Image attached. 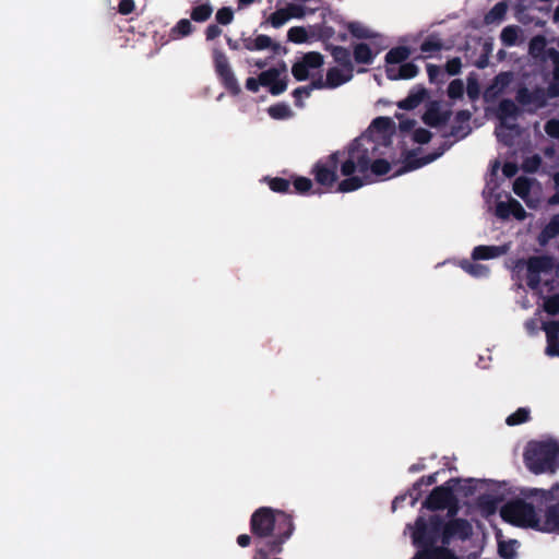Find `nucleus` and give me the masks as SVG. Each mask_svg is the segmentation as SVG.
Here are the masks:
<instances>
[{
	"mask_svg": "<svg viewBox=\"0 0 559 559\" xmlns=\"http://www.w3.org/2000/svg\"><path fill=\"white\" fill-rule=\"evenodd\" d=\"M559 445L554 440L531 441L524 452V463L534 474L554 472Z\"/></svg>",
	"mask_w": 559,
	"mask_h": 559,
	"instance_id": "3",
	"label": "nucleus"
},
{
	"mask_svg": "<svg viewBox=\"0 0 559 559\" xmlns=\"http://www.w3.org/2000/svg\"><path fill=\"white\" fill-rule=\"evenodd\" d=\"M377 142L366 135L353 140L347 146V157L341 164V175L350 176L359 173L364 176L370 171L374 176H385L391 170V164L383 158H376Z\"/></svg>",
	"mask_w": 559,
	"mask_h": 559,
	"instance_id": "2",
	"label": "nucleus"
},
{
	"mask_svg": "<svg viewBox=\"0 0 559 559\" xmlns=\"http://www.w3.org/2000/svg\"><path fill=\"white\" fill-rule=\"evenodd\" d=\"M501 518L515 526L540 528V521L532 503L523 499L507 502L500 510Z\"/></svg>",
	"mask_w": 559,
	"mask_h": 559,
	"instance_id": "4",
	"label": "nucleus"
},
{
	"mask_svg": "<svg viewBox=\"0 0 559 559\" xmlns=\"http://www.w3.org/2000/svg\"><path fill=\"white\" fill-rule=\"evenodd\" d=\"M135 9L134 0H121L118 5V12L122 15L132 13Z\"/></svg>",
	"mask_w": 559,
	"mask_h": 559,
	"instance_id": "60",
	"label": "nucleus"
},
{
	"mask_svg": "<svg viewBox=\"0 0 559 559\" xmlns=\"http://www.w3.org/2000/svg\"><path fill=\"white\" fill-rule=\"evenodd\" d=\"M459 483V478H451L444 484L435 487L423 502V508L430 511L444 510L455 501L454 485Z\"/></svg>",
	"mask_w": 559,
	"mask_h": 559,
	"instance_id": "7",
	"label": "nucleus"
},
{
	"mask_svg": "<svg viewBox=\"0 0 559 559\" xmlns=\"http://www.w3.org/2000/svg\"><path fill=\"white\" fill-rule=\"evenodd\" d=\"M312 91L309 88V85H304V86H298L296 87L292 95L294 97V104L297 108H304L305 107V103H304V98H308L310 97Z\"/></svg>",
	"mask_w": 559,
	"mask_h": 559,
	"instance_id": "37",
	"label": "nucleus"
},
{
	"mask_svg": "<svg viewBox=\"0 0 559 559\" xmlns=\"http://www.w3.org/2000/svg\"><path fill=\"white\" fill-rule=\"evenodd\" d=\"M222 35V28L217 24H210L205 29L206 40H214Z\"/></svg>",
	"mask_w": 559,
	"mask_h": 559,
	"instance_id": "63",
	"label": "nucleus"
},
{
	"mask_svg": "<svg viewBox=\"0 0 559 559\" xmlns=\"http://www.w3.org/2000/svg\"><path fill=\"white\" fill-rule=\"evenodd\" d=\"M544 310L550 316L559 314V294L551 295L545 299Z\"/></svg>",
	"mask_w": 559,
	"mask_h": 559,
	"instance_id": "46",
	"label": "nucleus"
},
{
	"mask_svg": "<svg viewBox=\"0 0 559 559\" xmlns=\"http://www.w3.org/2000/svg\"><path fill=\"white\" fill-rule=\"evenodd\" d=\"M267 112L273 119L277 120L290 118L293 115L289 106L284 103L270 106Z\"/></svg>",
	"mask_w": 559,
	"mask_h": 559,
	"instance_id": "33",
	"label": "nucleus"
},
{
	"mask_svg": "<svg viewBox=\"0 0 559 559\" xmlns=\"http://www.w3.org/2000/svg\"><path fill=\"white\" fill-rule=\"evenodd\" d=\"M423 487L424 485H417V481H415L412 488L408 489L407 495L412 499V506H414L417 502V500L421 497Z\"/></svg>",
	"mask_w": 559,
	"mask_h": 559,
	"instance_id": "62",
	"label": "nucleus"
},
{
	"mask_svg": "<svg viewBox=\"0 0 559 559\" xmlns=\"http://www.w3.org/2000/svg\"><path fill=\"white\" fill-rule=\"evenodd\" d=\"M559 530V503L552 504L547 508L545 512V522L540 524L538 531L554 532Z\"/></svg>",
	"mask_w": 559,
	"mask_h": 559,
	"instance_id": "23",
	"label": "nucleus"
},
{
	"mask_svg": "<svg viewBox=\"0 0 559 559\" xmlns=\"http://www.w3.org/2000/svg\"><path fill=\"white\" fill-rule=\"evenodd\" d=\"M285 9L287 10V14H289V19H301L306 15V9L301 4L288 3Z\"/></svg>",
	"mask_w": 559,
	"mask_h": 559,
	"instance_id": "54",
	"label": "nucleus"
},
{
	"mask_svg": "<svg viewBox=\"0 0 559 559\" xmlns=\"http://www.w3.org/2000/svg\"><path fill=\"white\" fill-rule=\"evenodd\" d=\"M530 420V409L526 407H520L514 413L509 415L506 419L508 426H516L524 424Z\"/></svg>",
	"mask_w": 559,
	"mask_h": 559,
	"instance_id": "34",
	"label": "nucleus"
},
{
	"mask_svg": "<svg viewBox=\"0 0 559 559\" xmlns=\"http://www.w3.org/2000/svg\"><path fill=\"white\" fill-rule=\"evenodd\" d=\"M519 115L520 108L512 99L504 98L500 100L498 105V117L500 120H504L507 118L515 119Z\"/></svg>",
	"mask_w": 559,
	"mask_h": 559,
	"instance_id": "26",
	"label": "nucleus"
},
{
	"mask_svg": "<svg viewBox=\"0 0 559 559\" xmlns=\"http://www.w3.org/2000/svg\"><path fill=\"white\" fill-rule=\"evenodd\" d=\"M419 72L418 67L413 62H404L399 68L386 67L385 75L391 81L397 80H411L415 78Z\"/></svg>",
	"mask_w": 559,
	"mask_h": 559,
	"instance_id": "15",
	"label": "nucleus"
},
{
	"mask_svg": "<svg viewBox=\"0 0 559 559\" xmlns=\"http://www.w3.org/2000/svg\"><path fill=\"white\" fill-rule=\"evenodd\" d=\"M286 71V64L282 63V69L271 68L261 72V85L269 87L272 95L277 96L287 88V78L280 79L281 72Z\"/></svg>",
	"mask_w": 559,
	"mask_h": 559,
	"instance_id": "13",
	"label": "nucleus"
},
{
	"mask_svg": "<svg viewBox=\"0 0 559 559\" xmlns=\"http://www.w3.org/2000/svg\"><path fill=\"white\" fill-rule=\"evenodd\" d=\"M354 71H345L343 68L332 67L328 69L325 78L330 90L340 87L341 85L349 82L354 76Z\"/></svg>",
	"mask_w": 559,
	"mask_h": 559,
	"instance_id": "19",
	"label": "nucleus"
},
{
	"mask_svg": "<svg viewBox=\"0 0 559 559\" xmlns=\"http://www.w3.org/2000/svg\"><path fill=\"white\" fill-rule=\"evenodd\" d=\"M428 91L423 85L414 86L406 98L397 103V107L404 110H413L428 97Z\"/></svg>",
	"mask_w": 559,
	"mask_h": 559,
	"instance_id": "16",
	"label": "nucleus"
},
{
	"mask_svg": "<svg viewBox=\"0 0 559 559\" xmlns=\"http://www.w3.org/2000/svg\"><path fill=\"white\" fill-rule=\"evenodd\" d=\"M324 64V56L319 51H308L292 66V74L298 82L307 81L312 70H319Z\"/></svg>",
	"mask_w": 559,
	"mask_h": 559,
	"instance_id": "8",
	"label": "nucleus"
},
{
	"mask_svg": "<svg viewBox=\"0 0 559 559\" xmlns=\"http://www.w3.org/2000/svg\"><path fill=\"white\" fill-rule=\"evenodd\" d=\"M508 12V3L506 1L497 2L484 16L487 25L500 23L504 20Z\"/></svg>",
	"mask_w": 559,
	"mask_h": 559,
	"instance_id": "25",
	"label": "nucleus"
},
{
	"mask_svg": "<svg viewBox=\"0 0 559 559\" xmlns=\"http://www.w3.org/2000/svg\"><path fill=\"white\" fill-rule=\"evenodd\" d=\"M195 27L192 25L191 21L188 19L179 20L174 27H171L169 36L173 39H179L191 35L194 32Z\"/></svg>",
	"mask_w": 559,
	"mask_h": 559,
	"instance_id": "28",
	"label": "nucleus"
},
{
	"mask_svg": "<svg viewBox=\"0 0 559 559\" xmlns=\"http://www.w3.org/2000/svg\"><path fill=\"white\" fill-rule=\"evenodd\" d=\"M443 45L441 39L437 35H429L424 41L420 44V50L426 53H432L440 51Z\"/></svg>",
	"mask_w": 559,
	"mask_h": 559,
	"instance_id": "35",
	"label": "nucleus"
},
{
	"mask_svg": "<svg viewBox=\"0 0 559 559\" xmlns=\"http://www.w3.org/2000/svg\"><path fill=\"white\" fill-rule=\"evenodd\" d=\"M544 331L546 332L547 346H550L557 340H559V321H549L544 324Z\"/></svg>",
	"mask_w": 559,
	"mask_h": 559,
	"instance_id": "39",
	"label": "nucleus"
},
{
	"mask_svg": "<svg viewBox=\"0 0 559 559\" xmlns=\"http://www.w3.org/2000/svg\"><path fill=\"white\" fill-rule=\"evenodd\" d=\"M347 28L350 35L358 39H370L374 37L372 31L358 22L349 23Z\"/></svg>",
	"mask_w": 559,
	"mask_h": 559,
	"instance_id": "31",
	"label": "nucleus"
},
{
	"mask_svg": "<svg viewBox=\"0 0 559 559\" xmlns=\"http://www.w3.org/2000/svg\"><path fill=\"white\" fill-rule=\"evenodd\" d=\"M461 265L464 271H466L468 274L475 277H486L489 275L490 272L486 265L479 263L463 261Z\"/></svg>",
	"mask_w": 559,
	"mask_h": 559,
	"instance_id": "32",
	"label": "nucleus"
},
{
	"mask_svg": "<svg viewBox=\"0 0 559 559\" xmlns=\"http://www.w3.org/2000/svg\"><path fill=\"white\" fill-rule=\"evenodd\" d=\"M376 55L368 44L359 43L353 47L354 60L359 64H371Z\"/></svg>",
	"mask_w": 559,
	"mask_h": 559,
	"instance_id": "24",
	"label": "nucleus"
},
{
	"mask_svg": "<svg viewBox=\"0 0 559 559\" xmlns=\"http://www.w3.org/2000/svg\"><path fill=\"white\" fill-rule=\"evenodd\" d=\"M559 236V214H555L548 224L542 229L537 236L540 246H546L550 239Z\"/></svg>",
	"mask_w": 559,
	"mask_h": 559,
	"instance_id": "21",
	"label": "nucleus"
},
{
	"mask_svg": "<svg viewBox=\"0 0 559 559\" xmlns=\"http://www.w3.org/2000/svg\"><path fill=\"white\" fill-rule=\"evenodd\" d=\"M431 132L424 128H418L413 133V140L418 144H427L431 140Z\"/></svg>",
	"mask_w": 559,
	"mask_h": 559,
	"instance_id": "49",
	"label": "nucleus"
},
{
	"mask_svg": "<svg viewBox=\"0 0 559 559\" xmlns=\"http://www.w3.org/2000/svg\"><path fill=\"white\" fill-rule=\"evenodd\" d=\"M548 57L552 62V76H556L559 79V51H557L555 48L548 49Z\"/></svg>",
	"mask_w": 559,
	"mask_h": 559,
	"instance_id": "59",
	"label": "nucleus"
},
{
	"mask_svg": "<svg viewBox=\"0 0 559 559\" xmlns=\"http://www.w3.org/2000/svg\"><path fill=\"white\" fill-rule=\"evenodd\" d=\"M280 552L272 551L269 546V540L262 547H257L252 559H269L271 555H278Z\"/></svg>",
	"mask_w": 559,
	"mask_h": 559,
	"instance_id": "53",
	"label": "nucleus"
},
{
	"mask_svg": "<svg viewBox=\"0 0 559 559\" xmlns=\"http://www.w3.org/2000/svg\"><path fill=\"white\" fill-rule=\"evenodd\" d=\"M511 200L508 202H498L496 205V216L501 219H507L511 216Z\"/></svg>",
	"mask_w": 559,
	"mask_h": 559,
	"instance_id": "52",
	"label": "nucleus"
},
{
	"mask_svg": "<svg viewBox=\"0 0 559 559\" xmlns=\"http://www.w3.org/2000/svg\"><path fill=\"white\" fill-rule=\"evenodd\" d=\"M451 116L452 111L450 109L442 110L438 102H431L421 119L428 127L438 128L445 124L450 120Z\"/></svg>",
	"mask_w": 559,
	"mask_h": 559,
	"instance_id": "14",
	"label": "nucleus"
},
{
	"mask_svg": "<svg viewBox=\"0 0 559 559\" xmlns=\"http://www.w3.org/2000/svg\"><path fill=\"white\" fill-rule=\"evenodd\" d=\"M500 39L504 46H514L518 40V27L513 25L506 26L501 31Z\"/></svg>",
	"mask_w": 559,
	"mask_h": 559,
	"instance_id": "36",
	"label": "nucleus"
},
{
	"mask_svg": "<svg viewBox=\"0 0 559 559\" xmlns=\"http://www.w3.org/2000/svg\"><path fill=\"white\" fill-rule=\"evenodd\" d=\"M411 53V48L407 46H397L391 48L384 57L386 67H394V64L404 63L409 58Z\"/></svg>",
	"mask_w": 559,
	"mask_h": 559,
	"instance_id": "22",
	"label": "nucleus"
},
{
	"mask_svg": "<svg viewBox=\"0 0 559 559\" xmlns=\"http://www.w3.org/2000/svg\"><path fill=\"white\" fill-rule=\"evenodd\" d=\"M288 20L289 14H287V10L285 8L277 9L269 17L270 24L275 28H278L282 25H284Z\"/></svg>",
	"mask_w": 559,
	"mask_h": 559,
	"instance_id": "40",
	"label": "nucleus"
},
{
	"mask_svg": "<svg viewBox=\"0 0 559 559\" xmlns=\"http://www.w3.org/2000/svg\"><path fill=\"white\" fill-rule=\"evenodd\" d=\"M441 524L442 516L435 514L430 515L428 520L424 516H418L412 527V540L413 545L419 549H426L438 546L437 543L441 540Z\"/></svg>",
	"mask_w": 559,
	"mask_h": 559,
	"instance_id": "5",
	"label": "nucleus"
},
{
	"mask_svg": "<svg viewBox=\"0 0 559 559\" xmlns=\"http://www.w3.org/2000/svg\"><path fill=\"white\" fill-rule=\"evenodd\" d=\"M394 123L391 118L389 117H377L372 120L371 127L380 132H388L393 128Z\"/></svg>",
	"mask_w": 559,
	"mask_h": 559,
	"instance_id": "47",
	"label": "nucleus"
},
{
	"mask_svg": "<svg viewBox=\"0 0 559 559\" xmlns=\"http://www.w3.org/2000/svg\"><path fill=\"white\" fill-rule=\"evenodd\" d=\"M515 100L525 108L526 112L535 114L538 109L546 107L548 99L545 88L537 86L531 91L522 85L516 91Z\"/></svg>",
	"mask_w": 559,
	"mask_h": 559,
	"instance_id": "11",
	"label": "nucleus"
},
{
	"mask_svg": "<svg viewBox=\"0 0 559 559\" xmlns=\"http://www.w3.org/2000/svg\"><path fill=\"white\" fill-rule=\"evenodd\" d=\"M545 132L554 139H559V120L550 119L545 123Z\"/></svg>",
	"mask_w": 559,
	"mask_h": 559,
	"instance_id": "55",
	"label": "nucleus"
},
{
	"mask_svg": "<svg viewBox=\"0 0 559 559\" xmlns=\"http://www.w3.org/2000/svg\"><path fill=\"white\" fill-rule=\"evenodd\" d=\"M526 284L531 289L538 288L540 284V274L539 273H528L526 275Z\"/></svg>",
	"mask_w": 559,
	"mask_h": 559,
	"instance_id": "64",
	"label": "nucleus"
},
{
	"mask_svg": "<svg viewBox=\"0 0 559 559\" xmlns=\"http://www.w3.org/2000/svg\"><path fill=\"white\" fill-rule=\"evenodd\" d=\"M346 178L342 180L337 186V191L346 193L353 192L360 189L365 185V180L358 176H345Z\"/></svg>",
	"mask_w": 559,
	"mask_h": 559,
	"instance_id": "29",
	"label": "nucleus"
},
{
	"mask_svg": "<svg viewBox=\"0 0 559 559\" xmlns=\"http://www.w3.org/2000/svg\"><path fill=\"white\" fill-rule=\"evenodd\" d=\"M250 532L255 538L269 539L272 551L282 552L295 531L293 515L271 507L258 508L250 518Z\"/></svg>",
	"mask_w": 559,
	"mask_h": 559,
	"instance_id": "1",
	"label": "nucleus"
},
{
	"mask_svg": "<svg viewBox=\"0 0 559 559\" xmlns=\"http://www.w3.org/2000/svg\"><path fill=\"white\" fill-rule=\"evenodd\" d=\"M542 164V158L538 155H533L532 157H528L524 159L522 164V168L525 173H536Z\"/></svg>",
	"mask_w": 559,
	"mask_h": 559,
	"instance_id": "48",
	"label": "nucleus"
},
{
	"mask_svg": "<svg viewBox=\"0 0 559 559\" xmlns=\"http://www.w3.org/2000/svg\"><path fill=\"white\" fill-rule=\"evenodd\" d=\"M545 92L547 99L559 97V78L552 76Z\"/></svg>",
	"mask_w": 559,
	"mask_h": 559,
	"instance_id": "58",
	"label": "nucleus"
},
{
	"mask_svg": "<svg viewBox=\"0 0 559 559\" xmlns=\"http://www.w3.org/2000/svg\"><path fill=\"white\" fill-rule=\"evenodd\" d=\"M511 215L514 216L516 219L522 221L526 217V211L522 206V204L515 200L511 199Z\"/></svg>",
	"mask_w": 559,
	"mask_h": 559,
	"instance_id": "56",
	"label": "nucleus"
},
{
	"mask_svg": "<svg viewBox=\"0 0 559 559\" xmlns=\"http://www.w3.org/2000/svg\"><path fill=\"white\" fill-rule=\"evenodd\" d=\"M531 190V181L525 177H519L515 179L513 183V191L520 198H524L530 193Z\"/></svg>",
	"mask_w": 559,
	"mask_h": 559,
	"instance_id": "42",
	"label": "nucleus"
},
{
	"mask_svg": "<svg viewBox=\"0 0 559 559\" xmlns=\"http://www.w3.org/2000/svg\"><path fill=\"white\" fill-rule=\"evenodd\" d=\"M264 181L269 188L276 193H288L290 190V181L282 177H265Z\"/></svg>",
	"mask_w": 559,
	"mask_h": 559,
	"instance_id": "30",
	"label": "nucleus"
},
{
	"mask_svg": "<svg viewBox=\"0 0 559 559\" xmlns=\"http://www.w3.org/2000/svg\"><path fill=\"white\" fill-rule=\"evenodd\" d=\"M287 38L295 44H302L308 39V33L302 26L290 27L287 32Z\"/></svg>",
	"mask_w": 559,
	"mask_h": 559,
	"instance_id": "38",
	"label": "nucleus"
},
{
	"mask_svg": "<svg viewBox=\"0 0 559 559\" xmlns=\"http://www.w3.org/2000/svg\"><path fill=\"white\" fill-rule=\"evenodd\" d=\"M213 62L215 72L225 88L234 95L239 94L240 87L226 55L219 49H214Z\"/></svg>",
	"mask_w": 559,
	"mask_h": 559,
	"instance_id": "9",
	"label": "nucleus"
},
{
	"mask_svg": "<svg viewBox=\"0 0 559 559\" xmlns=\"http://www.w3.org/2000/svg\"><path fill=\"white\" fill-rule=\"evenodd\" d=\"M346 152L347 147L337 150L314 163L311 174L318 185L330 189L337 182V167L347 157Z\"/></svg>",
	"mask_w": 559,
	"mask_h": 559,
	"instance_id": "6",
	"label": "nucleus"
},
{
	"mask_svg": "<svg viewBox=\"0 0 559 559\" xmlns=\"http://www.w3.org/2000/svg\"><path fill=\"white\" fill-rule=\"evenodd\" d=\"M293 186L296 193L306 194L312 189L313 183L307 177L297 176L293 181Z\"/></svg>",
	"mask_w": 559,
	"mask_h": 559,
	"instance_id": "41",
	"label": "nucleus"
},
{
	"mask_svg": "<svg viewBox=\"0 0 559 559\" xmlns=\"http://www.w3.org/2000/svg\"><path fill=\"white\" fill-rule=\"evenodd\" d=\"M326 50L330 51L334 61L345 71H354L352 55L348 48L336 45H326Z\"/></svg>",
	"mask_w": 559,
	"mask_h": 559,
	"instance_id": "17",
	"label": "nucleus"
},
{
	"mask_svg": "<svg viewBox=\"0 0 559 559\" xmlns=\"http://www.w3.org/2000/svg\"><path fill=\"white\" fill-rule=\"evenodd\" d=\"M449 148V145L447 143H443L438 150H436L432 153H429L423 157H417L415 151H409L404 159V165L401 170H399L396 175H401L403 173L413 171L416 170L423 166H426L436 159H438L440 156L443 155V153Z\"/></svg>",
	"mask_w": 559,
	"mask_h": 559,
	"instance_id": "12",
	"label": "nucleus"
},
{
	"mask_svg": "<svg viewBox=\"0 0 559 559\" xmlns=\"http://www.w3.org/2000/svg\"><path fill=\"white\" fill-rule=\"evenodd\" d=\"M427 74H428L429 81L431 83H437V82H439V76L442 75V72H441L440 67L432 64V63H428L427 64Z\"/></svg>",
	"mask_w": 559,
	"mask_h": 559,
	"instance_id": "61",
	"label": "nucleus"
},
{
	"mask_svg": "<svg viewBox=\"0 0 559 559\" xmlns=\"http://www.w3.org/2000/svg\"><path fill=\"white\" fill-rule=\"evenodd\" d=\"M515 544L516 540L499 542L498 552L500 557L504 559H513L516 555L514 549Z\"/></svg>",
	"mask_w": 559,
	"mask_h": 559,
	"instance_id": "43",
	"label": "nucleus"
},
{
	"mask_svg": "<svg viewBox=\"0 0 559 559\" xmlns=\"http://www.w3.org/2000/svg\"><path fill=\"white\" fill-rule=\"evenodd\" d=\"M526 269L528 273L548 272L554 266V260L549 255H535L527 259Z\"/></svg>",
	"mask_w": 559,
	"mask_h": 559,
	"instance_id": "20",
	"label": "nucleus"
},
{
	"mask_svg": "<svg viewBox=\"0 0 559 559\" xmlns=\"http://www.w3.org/2000/svg\"><path fill=\"white\" fill-rule=\"evenodd\" d=\"M462 61L460 57L451 58L445 63V71L450 75H457L461 72Z\"/></svg>",
	"mask_w": 559,
	"mask_h": 559,
	"instance_id": "50",
	"label": "nucleus"
},
{
	"mask_svg": "<svg viewBox=\"0 0 559 559\" xmlns=\"http://www.w3.org/2000/svg\"><path fill=\"white\" fill-rule=\"evenodd\" d=\"M508 246H477L473 249V260H489L506 254Z\"/></svg>",
	"mask_w": 559,
	"mask_h": 559,
	"instance_id": "18",
	"label": "nucleus"
},
{
	"mask_svg": "<svg viewBox=\"0 0 559 559\" xmlns=\"http://www.w3.org/2000/svg\"><path fill=\"white\" fill-rule=\"evenodd\" d=\"M441 526V544L445 546L450 545L453 538L467 540L473 535V526L466 519H450L448 522L442 519Z\"/></svg>",
	"mask_w": 559,
	"mask_h": 559,
	"instance_id": "10",
	"label": "nucleus"
},
{
	"mask_svg": "<svg viewBox=\"0 0 559 559\" xmlns=\"http://www.w3.org/2000/svg\"><path fill=\"white\" fill-rule=\"evenodd\" d=\"M273 45V40L270 36L261 34L254 38V51L269 49Z\"/></svg>",
	"mask_w": 559,
	"mask_h": 559,
	"instance_id": "51",
	"label": "nucleus"
},
{
	"mask_svg": "<svg viewBox=\"0 0 559 559\" xmlns=\"http://www.w3.org/2000/svg\"><path fill=\"white\" fill-rule=\"evenodd\" d=\"M308 85L311 91L325 88L330 90V85L328 84L326 78L323 79V75L321 73L317 78H312Z\"/></svg>",
	"mask_w": 559,
	"mask_h": 559,
	"instance_id": "57",
	"label": "nucleus"
},
{
	"mask_svg": "<svg viewBox=\"0 0 559 559\" xmlns=\"http://www.w3.org/2000/svg\"><path fill=\"white\" fill-rule=\"evenodd\" d=\"M215 19L218 24L228 25L234 20V11L229 7H223L217 10Z\"/></svg>",
	"mask_w": 559,
	"mask_h": 559,
	"instance_id": "45",
	"label": "nucleus"
},
{
	"mask_svg": "<svg viewBox=\"0 0 559 559\" xmlns=\"http://www.w3.org/2000/svg\"><path fill=\"white\" fill-rule=\"evenodd\" d=\"M213 13V7L209 3H197L190 11V17L197 23H203L207 21Z\"/></svg>",
	"mask_w": 559,
	"mask_h": 559,
	"instance_id": "27",
	"label": "nucleus"
},
{
	"mask_svg": "<svg viewBox=\"0 0 559 559\" xmlns=\"http://www.w3.org/2000/svg\"><path fill=\"white\" fill-rule=\"evenodd\" d=\"M448 96L452 99L461 98L464 94V84L462 80L455 79L448 86Z\"/></svg>",
	"mask_w": 559,
	"mask_h": 559,
	"instance_id": "44",
	"label": "nucleus"
}]
</instances>
